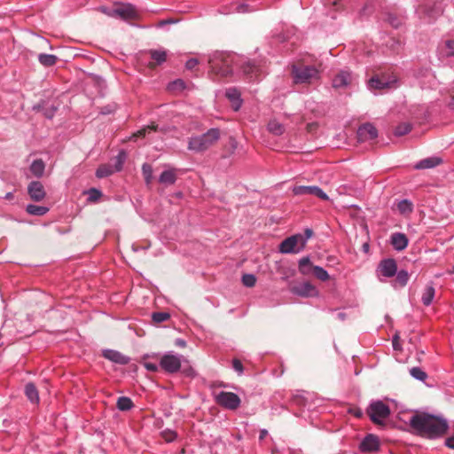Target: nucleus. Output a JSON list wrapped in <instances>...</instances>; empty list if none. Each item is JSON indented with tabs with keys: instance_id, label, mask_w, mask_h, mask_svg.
Masks as SVG:
<instances>
[{
	"instance_id": "obj_17",
	"label": "nucleus",
	"mask_w": 454,
	"mask_h": 454,
	"mask_svg": "<svg viewBox=\"0 0 454 454\" xmlns=\"http://www.w3.org/2000/svg\"><path fill=\"white\" fill-rule=\"evenodd\" d=\"M225 96L231 102L232 109L239 111L243 103L241 92L237 88L231 87L226 90Z\"/></svg>"
},
{
	"instance_id": "obj_27",
	"label": "nucleus",
	"mask_w": 454,
	"mask_h": 454,
	"mask_svg": "<svg viewBox=\"0 0 454 454\" xmlns=\"http://www.w3.org/2000/svg\"><path fill=\"white\" fill-rule=\"evenodd\" d=\"M176 181V173L175 169H168L163 171L160 177L159 182L167 185L174 184Z\"/></svg>"
},
{
	"instance_id": "obj_52",
	"label": "nucleus",
	"mask_w": 454,
	"mask_h": 454,
	"mask_svg": "<svg viewBox=\"0 0 454 454\" xmlns=\"http://www.w3.org/2000/svg\"><path fill=\"white\" fill-rule=\"evenodd\" d=\"M393 347L395 349H399L400 347H399V344H398V336H395L393 338Z\"/></svg>"
},
{
	"instance_id": "obj_38",
	"label": "nucleus",
	"mask_w": 454,
	"mask_h": 454,
	"mask_svg": "<svg viewBox=\"0 0 454 454\" xmlns=\"http://www.w3.org/2000/svg\"><path fill=\"white\" fill-rule=\"evenodd\" d=\"M410 374L416 380L425 382L427 379V373L420 367H412L410 369Z\"/></svg>"
},
{
	"instance_id": "obj_33",
	"label": "nucleus",
	"mask_w": 454,
	"mask_h": 454,
	"mask_svg": "<svg viewBox=\"0 0 454 454\" xmlns=\"http://www.w3.org/2000/svg\"><path fill=\"white\" fill-rule=\"evenodd\" d=\"M38 60L44 67H52L57 63L58 58L52 54L42 53L39 54Z\"/></svg>"
},
{
	"instance_id": "obj_39",
	"label": "nucleus",
	"mask_w": 454,
	"mask_h": 454,
	"mask_svg": "<svg viewBox=\"0 0 454 454\" xmlns=\"http://www.w3.org/2000/svg\"><path fill=\"white\" fill-rule=\"evenodd\" d=\"M312 274L321 281H327L330 278L328 272L320 266H315Z\"/></svg>"
},
{
	"instance_id": "obj_9",
	"label": "nucleus",
	"mask_w": 454,
	"mask_h": 454,
	"mask_svg": "<svg viewBox=\"0 0 454 454\" xmlns=\"http://www.w3.org/2000/svg\"><path fill=\"white\" fill-rule=\"evenodd\" d=\"M124 160H125V153L123 152H121L118 154V156L116 157L114 166H112L110 164H103L98 167V168L96 171L97 177H98V178L107 177V176L113 175L114 173L120 171L122 168Z\"/></svg>"
},
{
	"instance_id": "obj_4",
	"label": "nucleus",
	"mask_w": 454,
	"mask_h": 454,
	"mask_svg": "<svg viewBox=\"0 0 454 454\" xmlns=\"http://www.w3.org/2000/svg\"><path fill=\"white\" fill-rule=\"evenodd\" d=\"M220 138L218 129H210L200 136L192 137L188 143V149L196 153H201L213 146Z\"/></svg>"
},
{
	"instance_id": "obj_30",
	"label": "nucleus",
	"mask_w": 454,
	"mask_h": 454,
	"mask_svg": "<svg viewBox=\"0 0 454 454\" xmlns=\"http://www.w3.org/2000/svg\"><path fill=\"white\" fill-rule=\"evenodd\" d=\"M44 168L45 164L41 159L35 160L30 166V171L36 177H41L43 175Z\"/></svg>"
},
{
	"instance_id": "obj_24",
	"label": "nucleus",
	"mask_w": 454,
	"mask_h": 454,
	"mask_svg": "<svg viewBox=\"0 0 454 454\" xmlns=\"http://www.w3.org/2000/svg\"><path fill=\"white\" fill-rule=\"evenodd\" d=\"M442 163V159L439 157H429L419 160L416 165V169H426L434 168Z\"/></svg>"
},
{
	"instance_id": "obj_25",
	"label": "nucleus",
	"mask_w": 454,
	"mask_h": 454,
	"mask_svg": "<svg viewBox=\"0 0 454 454\" xmlns=\"http://www.w3.org/2000/svg\"><path fill=\"white\" fill-rule=\"evenodd\" d=\"M243 73L249 77L250 80L255 79L260 74V67L254 62H247L242 67Z\"/></svg>"
},
{
	"instance_id": "obj_15",
	"label": "nucleus",
	"mask_w": 454,
	"mask_h": 454,
	"mask_svg": "<svg viewBox=\"0 0 454 454\" xmlns=\"http://www.w3.org/2000/svg\"><path fill=\"white\" fill-rule=\"evenodd\" d=\"M27 192L31 200L34 201H41L46 196L44 187L39 181L31 182L27 186Z\"/></svg>"
},
{
	"instance_id": "obj_1",
	"label": "nucleus",
	"mask_w": 454,
	"mask_h": 454,
	"mask_svg": "<svg viewBox=\"0 0 454 454\" xmlns=\"http://www.w3.org/2000/svg\"><path fill=\"white\" fill-rule=\"evenodd\" d=\"M409 423L418 434L432 439L442 435L448 429L445 419L428 413L414 414Z\"/></svg>"
},
{
	"instance_id": "obj_31",
	"label": "nucleus",
	"mask_w": 454,
	"mask_h": 454,
	"mask_svg": "<svg viewBox=\"0 0 454 454\" xmlns=\"http://www.w3.org/2000/svg\"><path fill=\"white\" fill-rule=\"evenodd\" d=\"M268 130L275 135V136H280L285 132V127L283 124H281L277 120H270L268 123Z\"/></svg>"
},
{
	"instance_id": "obj_13",
	"label": "nucleus",
	"mask_w": 454,
	"mask_h": 454,
	"mask_svg": "<svg viewBox=\"0 0 454 454\" xmlns=\"http://www.w3.org/2000/svg\"><path fill=\"white\" fill-rule=\"evenodd\" d=\"M359 449L362 452H374L380 449V439L378 436L369 434L360 442Z\"/></svg>"
},
{
	"instance_id": "obj_22",
	"label": "nucleus",
	"mask_w": 454,
	"mask_h": 454,
	"mask_svg": "<svg viewBox=\"0 0 454 454\" xmlns=\"http://www.w3.org/2000/svg\"><path fill=\"white\" fill-rule=\"evenodd\" d=\"M351 82V74L347 71H341L333 79V86L336 89L344 88Z\"/></svg>"
},
{
	"instance_id": "obj_43",
	"label": "nucleus",
	"mask_w": 454,
	"mask_h": 454,
	"mask_svg": "<svg viewBox=\"0 0 454 454\" xmlns=\"http://www.w3.org/2000/svg\"><path fill=\"white\" fill-rule=\"evenodd\" d=\"M170 317L168 312H154L152 315V319L154 323L159 324L168 320Z\"/></svg>"
},
{
	"instance_id": "obj_51",
	"label": "nucleus",
	"mask_w": 454,
	"mask_h": 454,
	"mask_svg": "<svg viewBox=\"0 0 454 454\" xmlns=\"http://www.w3.org/2000/svg\"><path fill=\"white\" fill-rule=\"evenodd\" d=\"M389 22L391 23V25L395 27H398L399 25L401 24L400 20L396 18L393 19V20H389Z\"/></svg>"
},
{
	"instance_id": "obj_36",
	"label": "nucleus",
	"mask_w": 454,
	"mask_h": 454,
	"mask_svg": "<svg viewBox=\"0 0 454 454\" xmlns=\"http://www.w3.org/2000/svg\"><path fill=\"white\" fill-rule=\"evenodd\" d=\"M116 406L120 411H129L133 407V403L129 397L121 396L117 400Z\"/></svg>"
},
{
	"instance_id": "obj_57",
	"label": "nucleus",
	"mask_w": 454,
	"mask_h": 454,
	"mask_svg": "<svg viewBox=\"0 0 454 454\" xmlns=\"http://www.w3.org/2000/svg\"><path fill=\"white\" fill-rule=\"evenodd\" d=\"M450 106L454 109V97L451 98L450 102Z\"/></svg>"
},
{
	"instance_id": "obj_32",
	"label": "nucleus",
	"mask_w": 454,
	"mask_h": 454,
	"mask_svg": "<svg viewBox=\"0 0 454 454\" xmlns=\"http://www.w3.org/2000/svg\"><path fill=\"white\" fill-rule=\"evenodd\" d=\"M26 211L31 215H43L49 211V207L28 204L26 207Z\"/></svg>"
},
{
	"instance_id": "obj_23",
	"label": "nucleus",
	"mask_w": 454,
	"mask_h": 454,
	"mask_svg": "<svg viewBox=\"0 0 454 454\" xmlns=\"http://www.w3.org/2000/svg\"><path fill=\"white\" fill-rule=\"evenodd\" d=\"M148 53L151 59L154 61V63L149 64L151 67L161 65L167 60V51L165 50H150Z\"/></svg>"
},
{
	"instance_id": "obj_46",
	"label": "nucleus",
	"mask_w": 454,
	"mask_h": 454,
	"mask_svg": "<svg viewBox=\"0 0 454 454\" xmlns=\"http://www.w3.org/2000/svg\"><path fill=\"white\" fill-rule=\"evenodd\" d=\"M88 194H89L88 200L90 202L97 201L102 196V192L96 188L90 189L88 192Z\"/></svg>"
},
{
	"instance_id": "obj_54",
	"label": "nucleus",
	"mask_w": 454,
	"mask_h": 454,
	"mask_svg": "<svg viewBox=\"0 0 454 454\" xmlns=\"http://www.w3.org/2000/svg\"><path fill=\"white\" fill-rule=\"evenodd\" d=\"M315 127H317V124H316V123H309V124H308L307 129H308V130H309V131H312V129H313Z\"/></svg>"
},
{
	"instance_id": "obj_20",
	"label": "nucleus",
	"mask_w": 454,
	"mask_h": 454,
	"mask_svg": "<svg viewBox=\"0 0 454 454\" xmlns=\"http://www.w3.org/2000/svg\"><path fill=\"white\" fill-rule=\"evenodd\" d=\"M114 12L124 20L137 17V12L131 4H122L114 10Z\"/></svg>"
},
{
	"instance_id": "obj_7",
	"label": "nucleus",
	"mask_w": 454,
	"mask_h": 454,
	"mask_svg": "<svg viewBox=\"0 0 454 454\" xmlns=\"http://www.w3.org/2000/svg\"><path fill=\"white\" fill-rule=\"evenodd\" d=\"M213 395L215 402L226 410L235 411L240 406L241 400L235 393L220 391L214 392Z\"/></svg>"
},
{
	"instance_id": "obj_44",
	"label": "nucleus",
	"mask_w": 454,
	"mask_h": 454,
	"mask_svg": "<svg viewBox=\"0 0 454 454\" xmlns=\"http://www.w3.org/2000/svg\"><path fill=\"white\" fill-rule=\"evenodd\" d=\"M242 283L245 286L253 287L256 283V278L253 274H244Z\"/></svg>"
},
{
	"instance_id": "obj_48",
	"label": "nucleus",
	"mask_w": 454,
	"mask_h": 454,
	"mask_svg": "<svg viewBox=\"0 0 454 454\" xmlns=\"http://www.w3.org/2000/svg\"><path fill=\"white\" fill-rule=\"evenodd\" d=\"M144 366L147 371L155 372L159 370L160 364L158 365L155 363L145 362Z\"/></svg>"
},
{
	"instance_id": "obj_28",
	"label": "nucleus",
	"mask_w": 454,
	"mask_h": 454,
	"mask_svg": "<svg viewBox=\"0 0 454 454\" xmlns=\"http://www.w3.org/2000/svg\"><path fill=\"white\" fill-rule=\"evenodd\" d=\"M435 289L432 284L427 285L422 294L421 301L425 306H429L434 300Z\"/></svg>"
},
{
	"instance_id": "obj_19",
	"label": "nucleus",
	"mask_w": 454,
	"mask_h": 454,
	"mask_svg": "<svg viewBox=\"0 0 454 454\" xmlns=\"http://www.w3.org/2000/svg\"><path fill=\"white\" fill-rule=\"evenodd\" d=\"M103 356L105 358L119 364H127L129 362V357L122 355L119 351L113 349L105 350Z\"/></svg>"
},
{
	"instance_id": "obj_55",
	"label": "nucleus",
	"mask_w": 454,
	"mask_h": 454,
	"mask_svg": "<svg viewBox=\"0 0 454 454\" xmlns=\"http://www.w3.org/2000/svg\"><path fill=\"white\" fill-rule=\"evenodd\" d=\"M176 344H177L178 346H180V347H184V346H185V341H184V340H183L178 339V340H176Z\"/></svg>"
},
{
	"instance_id": "obj_42",
	"label": "nucleus",
	"mask_w": 454,
	"mask_h": 454,
	"mask_svg": "<svg viewBox=\"0 0 454 454\" xmlns=\"http://www.w3.org/2000/svg\"><path fill=\"white\" fill-rule=\"evenodd\" d=\"M142 172L145 180V183L149 184L153 179V168L150 164L145 163L142 166Z\"/></svg>"
},
{
	"instance_id": "obj_26",
	"label": "nucleus",
	"mask_w": 454,
	"mask_h": 454,
	"mask_svg": "<svg viewBox=\"0 0 454 454\" xmlns=\"http://www.w3.org/2000/svg\"><path fill=\"white\" fill-rule=\"evenodd\" d=\"M298 268L301 274L308 276L313 273L315 265L312 264L309 257H302L299 261Z\"/></svg>"
},
{
	"instance_id": "obj_49",
	"label": "nucleus",
	"mask_w": 454,
	"mask_h": 454,
	"mask_svg": "<svg viewBox=\"0 0 454 454\" xmlns=\"http://www.w3.org/2000/svg\"><path fill=\"white\" fill-rule=\"evenodd\" d=\"M199 64V61L197 59H190L185 63V67L189 70L194 69Z\"/></svg>"
},
{
	"instance_id": "obj_47",
	"label": "nucleus",
	"mask_w": 454,
	"mask_h": 454,
	"mask_svg": "<svg viewBox=\"0 0 454 454\" xmlns=\"http://www.w3.org/2000/svg\"><path fill=\"white\" fill-rule=\"evenodd\" d=\"M232 367L239 373H243V365L240 360L233 359L232 360Z\"/></svg>"
},
{
	"instance_id": "obj_3",
	"label": "nucleus",
	"mask_w": 454,
	"mask_h": 454,
	"mask_svg": "<svg viewBox=\"0 0 454 454\" xmlns=\"http://www.w3.org/2000/svg\"><path fill=\"white\" fill-rule=\"evenodd\" d=\"M313 231L306 229L304 234H294L285 239L278 247V250L282 254H298L302 251L309 239L311 238Z\"/></svg>"
},
{
	"instance_id": "obj_45",
	"label": "nucleus",
	"mask_w": 454,
	"mask_h": 454,
	"mask_svg": "<svg viewBox=\"0 0 454 454\" xmlns=\"http://www.w3.org/2000/svg\"><path fill=\"white\" fill-rule=\"evenodd\" d=\"M161 435H162V438L167 442H171L175 441L177 436L176 433L170 429H166V430L162 431Z\"/></svg>"
},
{
	"instance_id": "obj_8",
	"label": "nucleus",
	"mask_w": 454,
	"mask_h": 454,
	"mask_svg": "<svg viewBox=\"0 0 454 454\" xmlns=\"http://www.w3.org/2000/svg\"><path fill=\"white\" fill-rule=\"evenodd\" d=\"M183 356L168 352L164 354L160 359V367L168 373L177 372L182 364Z\"/></svg>"
},
{
	"instance_id": "obj_11",
	"label": "nucleus",
	"mask_w": 454,
	"mask_h": 454,
	"mask_svg": "<svg viewBox=\"0 0 454 454\" xmlns=\"http://www.w3.org/2000/svg\"><path fill=\"white\" fill-rule=\"evenodd\" d=\"M291 292L301 297H317L318 296L317 288L309 282H303L291 288Z\"/></svg>"
},
{
	"instance_id": "obj_37",
	"label": "nucleus",
	"mask_w": 454,
	"mask_h": 454,
	"mask_svg": "<svg viewBox=\"0 0 454 454\" xmlns=\"http://www.w3.org/2000/svg\"><path fill=\"white\" fill-rule=\"evenodd\" d=\"M186 88L185 82L182 79H177L168 85V90L173 93H179Z\"/></svg>"
},
{
	"instance_id": "obj_34",
	"label": "nucleus",
	"mask_w": 454,
	"mask_h": 454,
	"mask_svg": "<svg viewBox=\"0 0 454 454\" xmlns=\"http://www.w3.org/2000/svg\"><path fill=\"white\" fill-rule=\"evenodd\" d=\"M397 209L402 215H410L413 210V205L410 200H403L397 203Z\"/></svg>"
},
{
	"instance_id": "obj_56",
	"label": "nucleus",
	"mask_w": 454,
	"mask_h": 454,
	"mask_svg": "<svg viewBox=\"0 0 454 454\" xmlns=\"http://www.w3.org/2000/svg\"><path fill=\"white\" fill-rule=\"evenodd\" d=\"M6 200H12L13 194L12 192H7L4 197Z\"/></svg>"
},
{
	"instance_id": "obj_14",
	"label": "nucleus",
	"mask_w": 454,
	"mask_h": 454,
	"mask_svg": "<svg viewBox=\"0 0 454 454\" xmlns=\"http://www.w3.org/2000/svg\"><path fill=\"white\" fill-rule=\"evenodd\" d=\"M378 136L377 129L371 123H364L357 129V137L359 141H367L376 138Z\"/></svg>"
},
{
	"instance_id": "obj_6",
	"label": "nucleus",
	"mask_w": 454,
	"mask_h": 454,
	"mask_svg": "<svg viewBox=\"0 0 454 454\" xmlns=\"http://www.w3.org/2000/svg\"><path fill=\"white\" fill-rule=\"evenodd\" d=\"M366 413L374 424L383 425L384 421L390 415V409L384 402L378 400L370 403L366 410Z\"/></svg>"
},
{
	"instance_id": "obj_18",
	"label": "nucleus",
	"mask_w": 454,
	"mask_h": 454,
	"mask_svg": "<svg viewBox=\"0 0 454 454\" xmlns=\"http://www.w3.org/2000/svg\"><path fill=\"white\" fill-rule=\"evenodd\" d=\"M390 242L396 251L404 250L409 244L406 235L401 232L393 233L390 238Z\"/></svg>"
},
{
	"instance_id": "obj_53",
	"label": "nucleus",
	"mask_w": 454,
	"mask_h": 454,
	"mask_svg": "<svg viewBox=\"0 0 454 454\" xmlns=\"http://www.w3.org/2000/svg\"><path fill=\"white\" fill-rule=\"evenodd\" d=\"M267 434H268V431L266 429H262L260 431V435H259L260 440L264 439Z\"/></svg>"
},
{
	"instance_id": "obj_29",
	"label": "nucleus",
	"mask_w": 454,
	"mask_h": 454,
	"mask_svg": "<svg viewBox=\"0 0 454 454\" xmlns=\"http://www.w3.org/2000/svg\"><path fill=\"white\" fill-rule=\"evenodd\" d=\"M25 394L27 397V399L32 403H39V394L36 387L33 383H27L25 386Z\"/></svg>"
},
{
	"instance_id": "obj_50",
	"label": "nucleus",
	"mask_w": 454,
	"mask_h": 454,
	"mask_svg": "<svg viewBox=\"0 0 454 454\" xmlns=\"http://www.w3.org/2000/svg\"><path fill=\"white\" fill-rule=\"evenodd\" d=\"M445 444L450 449L454 450V436L448 437L445 441Z\"/></svg>"
},
{
	"instance_id": "obj_5",
	"label": "nucleus",
	"mask_w": 454,
	"mask_h": 454,
	"mask_svg": "<svg viewBox=\"0 0 454 454\" xmlns=\"http://www.w3.org/2000/svg\"><path fill=\"white\" fill-rule=\"evenodd\" d=\"M292 74L295 83H312L319 79V71L314 66L293 65Z\"/></svg>"
},
{
	"instance_id": "obj_2",
	"label": "nucleus",
	"mask_w": 454,
	"mask_h": 454,
	"mask_svg": "<svg viewBox=\"0 0 454 454\" xmlns=\"http://www.w3.org/2000/svg\"><path fill=\"white\" fill-rule=\"evenodd\" d=\"M235 56L226 52H215L209 58L211 74L218 79L227 78L232 74V64Z\"/></svg>"
},
{
	"instance_id": "obj_40",
	"label": "nucleus",
	"mask_w": 454,
	"mask_h": 454,
	"mask_svg": "<svg viewBox=\"0 0 454 454\" xmlns=\"http://www.w3.org/2000/svg\"><path fill=\"white\" fill-rule=\"evenodd\" d=\"M396 278H395V283L398 284L400 286H404L409 280V274L406 270H399L396 271Z\"/></svg>"
},
{
	"instance_id": "obj_16",
	"label": "nucleus",
	"mask_w": 454,
	"mask_h": 454,
	"mask_svg": "<svg viewBox=\"0 0 454 454\" xmlns=\"http://www.w3.org/2000/svg\"><path fill=\"white\" fill-rule=\"evenodd\" d=\"M380 273L386 278H392L396 274L397 265L394 259H384L379 264Z\"/></svg>"
},
{
	"instance_id": "obj_10",
	"label": "nucleus",
	"mask_w": 454,
	"mask_h": 454,
	"mask_svg": "<svg viewBox=\"0 0 454 454\" xmlns=\"http://www.w3.org/2000/svg\"><path fill=\"white\" fill-rule=\"evenodd\" d=\"M293 193L294 195H313L319 198L322 200H328V195L318 186L311 185V186H304L299 185L294 186L293 188Z\"/></svg>"
},
{
	"instance_id": "obj_58",
	"label": "nucleus",
	"mask_w": 454,
	"mask_h": 454,
	"mask_svg": "<svg viewBox=\"0 0 454 454\" xmlns=\"http://www.w3.org/2000/svg\"><path fill=\"white\" fill-rule=\"evenodd\" d=\"M450 273L454 274V266L452 267V270H451Z\"/></svg>"
},
{
	"instance_id": "obj_12",
	"label": "nucleus",
	"mask_w": 454,
	"mask_h": 454,
	"mask_svg": "<svg viewBox=\"0 0 454 454\" xmlns=\"http://www.w3.org/2000/svg\"><path fill=\"white\" fill-rule=\"evenodd\" d=\"M395 79L390 80L386 76H373L369 80L368 86L371 90H382L395 87Z\"/></svg>"
},
{
	"instance_id": "obj_41",
	"label": "nucleus",
	"mask_w": 454,
	"mask_h": 454,
	"mask_svg": "<svg viewBox=\"0 0 454 454\" xmlns=\"http://www.w3.org/2000/svg\"><path fill=\"white\" fill-rule=\"evenodd\" d=\"M411 130V126L409 123H402L398 125L395 129V135L396 137H402L403 135L408 134Z\"/></svg>"
},
{
	"instance_id": "obj_35",
	"label": "nucleus",
	"mask_w": 454,
	"mask_h": 454,
	"mask_svg": "<svg viewBox=\"0 0 454 454\" xmlns=\"http://www.w3.org/2000/svg\"><path fill=\"white\" fill-rule=\"evenodd\" d=\"M152 131H162V129H159V126L157 124L152 122L150 125L145 126L139 129L137 133L133 135V137H145L146 134L151 133Z\"/></svg>"
},
{
	"instance_id": "obj_21",
	"label": "nucleus",
	"mask_w": 454,
	"mask_h": 454,
	"mask_svg": "<svg viewBox=\"0 0 454 454\" xmlns=\"http://www.w3.org/2000/svg\"><path fill=\"white\" fill-rule=\"evenodd\" d=\"M438 53L442 58H450L454 56V40L448 39L442 42L438 46Z\"/></svg>"
}]
</instances>
